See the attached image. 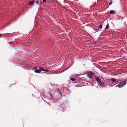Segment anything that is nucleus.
Here are the masks:
<instances>
[{
	"label": "nucleus",
	"instance_id": "1",
	"mask_svg": "<svg viewBox=\"0 0 127 127\" xmlns=\"http://www.w3.org/2000/svg\"><path fill=\"white\" fill-rule=\"evenodd\" d=\"M126 83L127 82L126 81H123L120 82L117 85H116V87H118L119 88L122 87L124 86L126 84Z\"/></svg>",
	"mask_w": 127,
	"mask_h": 127
},
{
	"label": "nucleus",
	"instance_id": "2",
	"mask_svg": "<svg viewBox=\"0 0 127 127\" xmlns=\"http://www.w3.org/2000/svg\"><path fill=\"white\" fill-rule=\"evenodd\" d=\"M50 91H49V93L50 94L51 96L52 97V95L55 94V93L56 92V90L55 89H54L53 90V89L51 90V89H50Z\"/></svg>",
	"mask_w": 127,
	"mask_h": 127
},
{
	"label": "nucleus",
	"instance_id": "3",
	"mask_svg": "<svg viewBox=\"0 0 127 127\" xmlns=\"http://www.w3.org/2000/svg\"><path fill=\"white\" fill-rule=\"evenodd\" d=\"M88 76L90 78H92L93 75V74L91 72H90L87 74Z\"/></svg>",
	"mask_w": 127,
	"mask_h": 127
},
{
	"label": "nucleus",
	"instance_id": "4",
	"mask_svg": "<svg viewBox=\"0 0 127 127\" xmlns=\"http://www.w3.org/2000/svg\"><path fill=\"white\" fill-rule=\"evenodd\" d=\"M95 80L98 83H99L101 80L100 79L99 77L97 76H96L95 77Z\"/></svg>",
	"mask_w": 127,
	"mask_h": 127
},
{
	"label": "nucleus",
	"instance_id": "5",
	"mask_svg": "<svg viewBox=\"0 0 127 127\" xmlns=\"http://www.w3.org/2000/svg\"><path fill=\"white\" fill-rule=\"evenodd\" d=\"M39 69H40L41 71H44L45 72H48L49 71V70L47 69H44L42 68H39Z\"/></svg>",
	"mask_w": 127,
	"mask_h": 127
},
{
	"label": "nucleus",
	"instance_id": "6",
	"mask_svg": "<svg viewBox=\"0 0 127 127\" xmlns=\"http://www.w3.org/2000/svg\"><path fill=\"white\" fill-rule=\"evenodd\" d=\"M99 83L101 86L103 87L105 86V85L104 84V83L102 81H101L99 82Z\"/></svg>",
	"mask_w": 127,
	"mask_h": 127
},
{
	"label": "nucleus",
	"instance_id": "7",
	"mask_svg": "<svg viewBox=\"0 0 127 127\" xmlns=\"http://www.w3.org/2000/svg\"><path fill=\"white\" fill-rule=\"evenodd\" d=\"M35 72L36 73H40L41 72V70L39 69H35Z\"/></svg>",
	"mask_w": 127,
	"mask_h": 127
},
{
	"label": "nucleus",
	"instance_id": "8",
	"mask_svg": "<svg viewBox=\"0 0 127 127\" xmlns=\"http://www.w3.org/2000/svg\"><path fill=\"white\" fill-rule=\"evenodd\" d=\"M110 13L111 14H114L115 13V11L114 10H111L110 11Z\"/></svg>",
	"mask_w": 127,
	"mask_h": 127
},
{
	"label": "nucleus",
	"instance_id": "9",
	"mask_svg": "<svg viewBox=\"0 0 127 127\" xmlns=\"http://www.w3.org/2000/svg\"><path fill=\"white\" fill-rule=\"evenodd\" d=\"M110 80L111 81L114 83L116 82V80L114 78H111Z\"/></svg>",
	"mask_w": 127,
	"mask_h": 127
},
{
	"label": "nucleus",
	"instance_id": "10",
	"mask_svg": "<svg viewBox=\"0 0 127 127\" xmlns=\"http://www.w3.org/2000/svg\"><path fill=\"white\" fill-rule=\"evenodd\" d=\"M34 2V0H33L32 1H30L29 3V4L30 5H32L33 4Z\"/></svg>",
	"mask_w": 127,
	"mask_h": 127
},
{
	"label": "nucleus",
	"instance_id": "11",
	"mask_svg": "<svg viewBox=\"0 0 127 127\" xmlns=\"http://www.w3.org/2000/svg\"><path fill=\"white\" fill-rule=\"evenodd\" d=\"M109 25L108 24H107V25L106 26V28L105 29H109Z\"/></svg>",
	"mask_w": 127,
	"mask_h": 127
},
{
	"label": "nucleus",
	"instance_id": "12",
	"mask_svg": "<svg viewBox=\"0 0 127 127\" xmlns=\"http://www.w3.org/2000/svg\"><path fill=\"white\" fill-rule=\"evenodd\" d=\"M70 79L71 80H72V81H75L76 80V79H75L74 78H70Z\"/></svg>",
	"mask_w": 127,
	"mask_h": 127
},
{
	"label": "nucleus",
	"instance_id": "13",
	"mask_svg": "<svg viewBox=\"0 0 127 127\" xmlns=\"http://www.w3.org/2000/svg\"><path fill=\"white\" fill-rule=\"evenodd\" d=\"M99 27L100 29H101L102 28V25H100L99 26Z\"/></svg>",
	"mask_w": 127,
	"mask_h": 127
},
{
	"label": "nucleus",
	"instance_id": "14",
	"mask_svg": "<svg viewBox=\"0 0 127 127\" xmlns=\"http://www.w3.org/2000/svg\"><path fill=\"white\" fill-rule=\"evenodd\" d=\"M36 4H38L39 3V0L37 1L36 2Z\"/></svg>",
	"mask_w": 127,
	"mask_h": 127
},
{
	"label": "nucleus",
	"instance_id": "15",
	"mask_svg": "<svg viewBox=\"0 0 127 127\" xmlns=\"http://www.w3.org/2000/svg\"><path fill=\"white\" fill-rule=\"evenodd\" d=\"M112 4V1H111L110 2L109 4V5H111Z\"/></svg>",
	"mask_w": 127,
	"mask_h": 127
},
{
	"label": "nucleus",
	"instance_id": "16",
	"mask_svg": "<svg viewBox=\"0 0 127 127\" xmlns=\"http://www.w3.org/2000/svg\"><path fill=\"white\" fill-rule=\"evenodd\" d=\"M40 1V2H39V4H42V3L41 2L42 0H39Z\"/></svg>",
	"mask_w": 127,
	"mask_h": 127
},
{
	"label": "nucleus",
	"instance_id": "17",
	"mask_svg": "<svg viewBox=\"0 0 127 127\" xmlns=\"http://www.w3.org/2000/svg\"><path fill=\"white\" fill-rule=\"evenodd\" d=\"M59 94L60 95H61V97H62V94L61 92H59Z\"/></svg>",
	"mask_w": 127,
	"mask_h": 127
},
{
	"label": "nucleus",
	"instance_id": "18",
	"mask_svg": "<svg viewBox=\"0 0 127 127\" xmlns=\"http://www.w3.org/2000/svg\"><path fill=\"white\" fill-rule=\"evenodd\" d=\"M46 0H43L42 1V3H44Z\"/></svg>",
	"mask_w": 127,
	"mask_h": 127
},
{
	"label": "nucleus",
	"instance_id": "19",
	"mask_svg": "<svg viewBox=\"0 0 127 127\" xmlns=\"http://www.w3.org/2000/svg\"><path fill=\"white\" fill-rule=\"evenodd\" d=\"M45 103L46 104H48L50 106V104H49V103H48L47 102H45Z\"/></svg>",
	"mask_w": 127,
	"mask_h": 127
},
{
	"label": "nucleus",
	"instance_id": "20",
	"mask_svg": "<svg viewBox=\"0 0 127 127\" xmlns=\"http://www.w3.org/2000/svg\"><path fill=\"white\" fill-rule=\"evenodd\" d=\"M106 80H107V81H109V79H107Z\"/></svg>",
	"mask_w": 127,
	"mask_h": 127
},
{
	"label": "nucleus",
	"instance_id": "21",
	"mask_svg": "<svg viewBox=\"0 0 127 127\" xmlns=\"http://www.w3.org/2000/svg\"><path fill=\"white\" fill-rule=\"evenodd\" d=\"M1 35V34H0V36Z\"/></svg>",
	"mask_w": 127,
	"mask_h": 127
}]
</instances>
